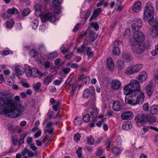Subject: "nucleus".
<instances>
[{
  "label": "nucleus",
  "mask_w": 158,
  "mask_h": 158,
  "mask_svg": "<svg viewBox=\"0 0 158 158\" xmlns=\"http://www.w3.org/2000/svg\"><path fill=\"white\" fill-rule=\"evenodd\" d=\"M14 100L11 97H7V94L4 92L0 93V107L2 109V112L5 114L14 113V117L21 116L24 110V108L21 105L17 106L15 101H19L20 97L15 96Z\"/></svg>",
  "instance_id": "nucleus-1"
},
{
  "label": "nucleus",
  "mask_w": 158,
  "mask_h": 158,
  "mask_svg": "<svg viewBox=\"0 0 158 158\" xmlns=\"http://www.w3.org/2000/svg\"><path fill=\"white\" fill-rule=\"evenodd\" d=\"M154 8L153 4L150 2L146 4L143 12V19L152 25L155 31V37L158 36V22L154 18Z\"/></svg>",
  "instance_id": "nucleus-2"
},
{
  "label": "nucleus",
  "mask_w": 158,
  "mask_h": 158,
  "mask_svg": "<svg viewBox=\"0 0 158 158\" xmlns=\"http://www.w3.org/2000/svg\"><path fill=\"white\" fill-rule=\"evenodd\" d=\"M145 38V35L143 33L139 31H135L134 32L130 41L132 46H135L139 43H142L144 41Z\"/></svg>",
  "instance_id": "nucleus-3"
},
{
  "label": "nucleus",
  "mask_w": 158,
  "mask_h": 158,
  "mask_svg": "<svg viewBox=\"0 0 158 158\" xmlns=\"http://www.w3.org/2000/svg\"><path fill=\"white\" fill-rule=\"evenodd\" d=\"M145 95L143 92H141L140 94L137 96L136 100H131L128 98L125 99V102L127 103L132 105H135L137 104H141L144 101Z\"/></svg>",
  "instance_id": "nucleus-4"
},
{
  "label": "nucleus",
  "mask_w": 158,
  "mask_h": 158,
  "mask_svg": "<svg viewBox=\"0 0 158 158\" xmlns=\"http://www.w3.org/2000/svg\"><path fill=\"white\" fill-rule=\"evenodd\" d=\"M40 19L43 23H45L48 21L53 23L59 19L56 18L55 14L51 13H48L41 15Z\"/></svg>",
  "instance_id": "nucleus-5"
},
{
  "label": "nucleus",
  "mask_w": 158,
  "mask_h": 158,
  "mask_svg": "<svg viewBox=\"0 0 158 158\" xmlns=\"http://www.w3.org/2000/svg\"><path fill=\"white\" fill-rule=\"evenodd\" d=\"M130 84L131 85L133 90V93L136 95L140 94L141 92H143L141 90L140 85L139 82L136 80L131 81Z\"/></svg>",
  "instance_id": "nucleus-6"
},
{
  "label": "nucleus",
  "mask_w": 158,
  "mask_h": 158,
  "mask_svg": "<svg viewBox=\"0 0 158 158\" xmlns=\"http://www.w3.org/2000/svg\"><path fill=\"white\" fill-rule=\"evenodd\" d=\"M143 43L139 44L135 46H133L132 49L134 53L136 54L142 53L145 49V46Z\"/></svg>",
  "instance_id": "nucleus-7"
},
{
  "label": "nucleus",
  "mask_w": 158,
  "mask_h": 158,
  "mask_svg": "<svg viewBox=\"0 0 158 158\" xmlns=\"http://www.w3.org/2000/svg\"><path fill=\"white\" fill-rule=\"evenodd\" d=\"M122 43L118 40L114 41L113 44L112 53L115 56L118 55L120 53L119 46L122 45Z\"/></svg>",
  "instance_id": "nucleus-8"
},
{
  "label": "nucleus",
  "mask_w": 158,
  "mask_h": 158,
  "mask_svg": "<svg viewBox=\"0 0 158 158\" xmlns=\"http://www.w3.org/2000/svg\"><path fill=\"white\" fill-rule=\"evenodd\" d=\"M131 85L130 84L126 85L124 88L123 91L126 95H131V97L132 98L136 96L135 94L133 93V90L131 88Z\"/></svg>",
  "instance_id": "nucleus-9"
},
{
  "label": "nucleus",
  "mask_w": 158,
  "mask_h": 158,
  "mask_svg": "<svg viewBox=\"0 0 158 158\" xmlns=\"http://www.w3.org/2000/svg\"><path fill=\"white\" fill-rule=\"evenodd\" d=\"M155 89V86L152 81H151L145 87V90L147 95L151 97L153 94Z\"/></svg>",
  "instance_id": "nucleus-10"
},
{
  "label": "nucleus",
  "mask_w": 158,
  "mask_h": 158,
  "mask_svg": "<svg viewBox=\"0 0 158 158\" xmlns=\"http://www.w3.org/2000/svg\"><path fill=\"white\" fill-rule=\"evenodd\" d=\"M145 114H138L135 118L136 125L137 126L142 125L143 124L145 123Z\"/></svg>",
  "instance_id": "nucleus-11"
},
{
  "label": "nucleus",
  "mask_w": 158,
  "mask_h": 158,
  "mask_svg": "<svg viewBox=\"0 0 158 158\" xmlns=\"http://www.w3.org/2000/svg\"><path fill=\"white\" fill-rule=\"evenodd\" d=\"M95 93V89L93 87H91L90 89H85L84 90L83 93V97L85 99L89 98L90 95L92 96L94 95Z\"/></svg>",
  "instance_id": "nucleus-12"
},
{
  "label": "nucleus",
  "mask_w": 158,
  "mask_h": 158,
  "mask_svg": "<svg viewBox=\"0 0 158 158\" xmlns=\"http://www.w3.org/2000/svg\"><path fill=\"white\" fill-rule=\"evenodd\" d=\"M134 114L131 111H127L123 113L121 115V118L123 120H130L132 119Z\"/></svg>",
  "instance_id": "nucleus-13"
},
{
  "label": "nucleus",
  "mask_w": 158,
  "mask_h": 158,
  "mask_svg": "<svg viewBox=\"0 0 158 158\" xmlns=\"http://www.w3.org/2000/svg\"><path fill=\"white\" fill-rule=\"evenodd\" d=\"M121 82L118 80L112 81L111 88L114 90L118 89L121 86Z\"/></svg>",
  "instance_id": "nucleus-14"
},
{
  "label": "nucleus",
  "mask_w": 158,
  "mask_h": 158,
  "mask_svg": "<svg viewBox=\"0 0 158 158\" xmlns=\"http://www.w3.org/2000/svg\"><path fill=\"white\" fill-rule=\"evenodd\" d=\"M95 99V95H93L90 97V99L89 101L86 103V105L88 108H90V109H91L94 107Z\"/></svg>",
  "instance_id": "nucleus-15"
},
{
  "label": "nucleus",
  "mask_w": 158,
  "mask_h": 158,
  "mask_svg": "<svg viewBox=\"0 0 158 158\" xmlns=\"http://www.w3.org/2000/svg\"><path fill=\"white\" fill-rule=\"evenodd\" d=\"M145 121L146 122H148L152 123H154L156 120L155 117L149 114H145Z\"/></svg>",
  "instance_id": "nucleus-16"
},
{
  "label": "nucleus",
  "mask_w": 158,
  "mask_h": 158,
  "mask_svg": "<svg viewBox=\"0 0 158 158\" xmlns=\"http://www.w3.org/2000/svg\"><path fill=\"white\" fill-rule=\"evenodd\" d=\"M54 76L55 74L52 73L49 74L44 79L43 81L44 84L46 85H48L52 82L53 79L52 78Z\"/></svg>",
  "instance_id": "nucleus-17"
},
{
  "label": "nucleus",
  "mask_w": 158,
  "mask_h": 158,
  "mask_svg": "<svg viewBox=\"0 0 158 158\" xmlns=\"http://www.w3.org/2000/svg\"><path fill=\"white\" fill-rule=\"evenodd\" d=\"M141 2L139 1L136 2L133 5L132 10L135 12H137L141 9Z\"/></svg>",
  "instance_id": "nucleus-18"
},
{
  "label": "nucleus",
  "mask_w": 158,
  "mask_h": 158,
  "mask_svg": "<svg viewBox=\"0 0 158 158\" xmlns=\"http://www.w3.org/2000/svg\"><path fill=\"white\" fill-rule=\"evenodd\" d=\"M150 113L153 115L158 114V105H154L150 107Z\"/></svg>",
  "instance_id": "nucleus-19"
},
{
  "label": "nucleus",
  "mask_w": 158,
  "mask_h": 158,
  "mask_svg": "<svg viewBox=\"0 0 158 158\" xmlns=\"http://www.w3.org/2000/svg\"><path fill=\"white\" fill-rule=\"evenodd\" d=\"M107 64L109 69L110 70H112L114 69V64L113 59L110 57L107 60Z\"/></svg>",
  "instance_id": "nucleus-20"
},
{
  "label": "nucleus",
  "mask_w": 158,
  "mask_h": 158,
  "mask_svg": "<svg viewBox=\"0 0 158 158\" xmlns=\"http://www.w3.org/2000/svg\"><path fill=\"white\" fill-rule=\"evenodd\" d=\"M147 78V74L144 71L141 72L139 75V80L141 82L145 81Z\"/></svg>",
  "instance_id": "nucleus-21"
},
{
  "label": "nucleus",
  "mask_w": 158,
  "mask_h": 158,
  "mask_svg": "<svg viewBox=\"0 0 158 158\" xmlns=\"http://www.w3.org/2000/svg\"><path fill=\"white\" fill-rule=\"evenodd\" d=\"M122 57L127 62L131 61L132 58L131 55L129 53L126 52L123 53Z\"/></svg>",
  "instance_id": "nucleus-22"
},
{
  "label": "nucleus",
  "mask_w": 158,
  "mask_h": 158,
  "mask_svg": "<svg viewBox=\"0 0 158 158\" xmlns=\"http://www.w3.org/2000/svg\"><path fill=\"white\" fill-rule=\"evenodd\" d=\"M113 109L116 111H118L121 109L120 103L119 102L116 101L113 102Z\"/></svg>",
  "instance_id": "nucleus-23"
},
{
  "label": "nucleus",
  "mask_w": 158,
  "mask_h": 158,
  "mask_svg": "<svg viewBox=\"0 0 158 158\" xmlns=\"http://www.w3.org/2000/svg\"><path fill=\"white\" fill-rule=\"evenodd\" d=\"M90 112V114L92 115L93 118H97V115L98 114V110L97 109L95 108H92L90 109L89 111Z\"/></svg>",
  "instance_id": "nucleus-24"
},
{
  "label": "nucleus",
  "mask_w": 158,
  "mask_h": 158,
  "mask_svg": "<svg viewBox=\"0 0 158 158\" xmlns=\"http://www.w3.org/2000/svg\"><path fill=\"white\" fill-rule=\"evenodd\" d=\"M132 127V124L129 122L124 123L122 125V127L123 129L126 130H128L131 129Z\"/></svg>",
  "instance_id": "nucleus-25"
},
{
  "label": "nucleus",
  "mask_w": 158,
  "mask_h": 158,
  "mask_svg": "<svg viewBox=\"0 0 158 158\" xmlns=\"http://www.w3.org/2000/svg\"><path fill=\"white\" fill-rule=\"evenodd\" d=\"M23 68L19 65H17L16 66L15 68V70L18 74L19 75H23L24 73Z\"/></svg>",
  "instance_id": "nucleus-26"
},
{
  "label": "nucleus",
  "mask_w": 158,
  "mask_h": 158,
  "mask_svg": "<svg viewBox=\"0 0 158 158\" xmlns=\"http://www.w3.org/2000/svg\"><path fill=\"white\" fill-rule=\"evenodd\" d=\"M122 152L120 148L117 146L115 147L112 149V153L115 156L120 155Z\"/></svg>",
  "instance_id": "nucleus-27"
},
{
  "label": "nucleus",
  "mask_w": 158,
  "mask_h": 158,
  "mask_svg": "<svg viewBox=\"0 0 158 158\" xmlns=\"http://www.w3.org/2000/svg\"><path fill=\"white\" fill-rule=\"evenodd\" d=\"M117 67L119 70L120 71L124 69L125 66V64L123 61L118 60L117 62Z\"/></svg>",
  "instance_id": "nucleus-28"
},
{
  "label": "nucleus",
  "mask_w": 158,
  "mask_h": 158,
  "mask_svg": "<svg viewBox=\"0 0 158 158\" xmlns=\"http://www.w3.org/2000/svg\"><path fill=\"white\" fill-rule=\"evenodd\" d=\"M125 73L127 74H130L135 73V71L133 66H131L126 69Z\"/></svg>",
  "instance_id": "nucleus-29"
},
{
  "label": "nucleus",
  "mask_w": 158,
  "mask_h": 158,
  "mask_svg": "<svg viewBox=\"0 0 158 158\" xmlns=\"http://www.w3.org/2000/svg\"><path fill=\"white\" fill-rule=\"evenodd\" d=\"M31 76L35 77H38L40 74V72L37 68H34L31 69Z\"/></svg>",
  "instance_id": "nucleus-30"
},
{
  "label": "nucleus",
  "mask_w": 158,
  "mask_h": 158,
  "mask_svg": "<svg viewBox=\"0 0 158 158\" xmlns=\"http://www.w3.org/2000/svg\"><path fill=\"white\" fill-rule=\"evenodd\" d=\"M24 71L26 75L28 77H30L31 76L32 72L31 69L30 68V67L27 66L24 69Z\"/></svg>",
  "instance_id": "nucleus-31"
},
{
  "label": "nucleus",
  "mask_w": 158,
  "mask_h": 158,
  "mask_svg": "<svg viewBox=\"0 0 158 158\" xmlns=\"http://www.w3.org/2000/svg\"><path fill=\"white\" fill-rule=\"evenodd\" d=\"M86 54L88 58H92L93 56L94 53L92 51V48L90 47H88L86 50Z\"/></svg>",
  "instance_id": "nucleus-32"
},
{
  "label": "nucleus",
  "mask_w": 158,
  "mask_h": 158,
  "mask_svg": "<svg viewBox=\"0 0 158 158\" xmlns=\"http://www.w3.org/2000/svg\"><path fill=\"white\" fill-rule=\"evenodd\" d=\"M86 142L88 144L92 145L94 144L95 142L94 139L92 135L88 136L87 137Z\"/></svg>",
  "instance_id": "nucleus-33"
},
{
  "label": "nucleus",
  "mask_w": 158,
  "mask_h": 158,
  "mask_svg": "<svg viewBox=\"0 0 158 158\" xmlns=\"http://www.w3.org/2000/svg\"><path fill=\"white\" fill-rule=\"evenodd\" d=\"M98 35L93 31H90L89 33V38L92 42H93L97 38Z\"/></svg>",
  "instance_id": "nucleus-34"
},
{
  "label": "nucleus",
  "mask_w": 158,
  "mask_h": 158,
  "mask_svg": "<svg viewBox=\"0 0 158 158\" xmlns=\"http://www.w3.org/2000/svg\"><path fill=\"white\" fill-rule=\"evenodd\" d=\"M7 13L9 14H16L19 13L18 10L15 7H13L12 8H10L7 11Z\"/></svg>",
  "instance_id": "nucleus-35"
},
{
  "label": "nucleus",
  "mask_w": 158,
  "mask_h": 158,
  "mask_svg": "<svg viewBox=\"0 0 158 158\" xmlns=\"http://www.w3.org/2000/svg\"><path fill=\"white\" fill-rule=\"evenodd\" d=\"M102 11V10L101 8H98L94 11L92 17H94V19H96L98 14L101 12Z\"/></svg>",
  "instance_id": "nucleus-36"
},
{
  "label": "nucleus",
  "mask_w": 158,
  "mask_h": 158,
  "mask_svg": "<svg viewBox=\"0 0 158 158\" xmlns=\"http://www.w3.org/2000/svg\"><path fill=\"white\" fill-rule=\"evenodd\" d=\"M15 22L14 20H10L6 21V25L7 28L11 29L12 28Z\"/></svg>",
  "instance_id": "nucleus-37"
},
{
  "label": "nucleus",
  "mask_w": 158,
  "mask_h": 158,
  "mask_svg": "<svg viewBox=\"0 0 158 158\" xmlns=\"http://www.w3.org/2000/svg\"><path fill=\"white\" fill-rule=\"evenodd\" d=\"M27 135V134L26 133H24L21 135V137L19 141V147H20L22 143H24V139Z\"/></svg>",
  "instance_id": "nucleus-38"
},
{
  "label": "nucleus",
  "mask_w": 158,
  "mask_h": 158,
  "mask_svg": "<svg viewBox=\"0 0 158 158\" xmlns=\"http://www.w3.org/2000/svg\"><path fill=\"white\" fill-rule=\"evenodd\" d=\"M39 25V21L37 19L34 20L31 22V25L32 28L36 29L37 28Z\"/></svg>",
  "instance_id": "nucleus-39"
},
{
  "label": "nucleus",
  "mask_w": 158,
  "mask_h": 158,
  "mask_svg": "<svg viewBox=\"0 0 158 158\" xmlns=\"http://www.w3.org/2000/svg\"><path fill=\"white\" fill-rule=\"evenodd\" d=\"M35 9L36 12H38V15H40L41 13V6L39 4H36L35 6Z\"/></svg>",
  "instance_id": "nucleus-40"
},
{
  "label": "nucleus",
  "mask_w": 158,
  "mask_h": 158,
  "mask_svg": "<svg viewBox=\"0 0 158 158\" xmlns=\"http://www.w3.org/2000/svg\"><path fill=\"white\" fill-rule=\"evenodd\" d=\"M133 23H135L136 26L138 25V27L139 29H141L143 23L142 20L140 19H138L134 21Z\"/></svg>",
  "instance_id": "nucleus-41"
},
{
  "label": "nucleus",
  "mask_w": 158,
  "mask_h": 158,
  "mask_svg": "<svg viewBox=\"0 0 158 158\" xmlns=\"http://www.w3.org/2000/svg\"><path fill=\"white\" fill-rule=\"evenodd\" d=\"M58 54L56 52H53L49 54L48 55V58L49 60L56 58L58 56Z\"/></svg>",
  "instance_id": "nucleus-42"
},
{
  "label": "nucleus",
  "mask_w": 158,
  "mask_h": 158,
  "mask_svg": "<svg viewBox=\"0 0 158 158\" xmlns=\"http://www.w3.org/2000/svg\"><path fill=\"white\" fill-rule=\"evenodd\" d=\"M76 153L78 156L77 158H83V156L82 155V148L80 147L77 151Z\"/></svg>",
  "instance_id": "nucleus-43"
},
{
  "label": "nucleus",
  "mask_w": 158,
  "mask_h": 158,
  "mask_svg": "<svg viewBox=\"0 0 158 158\" xmlns=\"http://www.w3.org/2000/svg\"><path fill=\"white\" fill-rule=\"evenodd\" d=\"M83 120L84 122L88 123L90 120V116L89 114H85L83 117Z\"/></svg>",
  "instance_id": "nucleus-44"
},
{
  "label": "nucleus",
  "mask_w": 158,
  "mask_h": 158,
  "mask_svg": "<svg viewBox=\"0 0 158 158\" xmlns=\"http://www.w3.org/2000/svg\"><path fill=\"white\" fill-rule=\"evenodd\" d=\"M29 54L31 57L34 58L36 56H38V52L37 51L34 49H32L30 51Z\"/></svg>",
  "instance_id": "nucleus-45"
},
{
  "label": "nucleus",
  "mask_w": 158,
  "mask_h": 158,
  "mask_svg": "<svg viewBox=\"0 0 158 158\" xmlns=\"http://www.w3.org/2000/svg\"><path fill=\"white\" fill-rule=\"evenodd\" d=\"M90 24V26L92 27H94L96 31H98L99 29V25L97 23L91 22Z\"/></svg>",
  "instance_id": "nucleus-46"
},
{
  "label": "nucleus",
  "mask_w": 158,
  "mask_h": 158,
  "mask_svg": "<svg viewBox=\"0 0 158 158\" xmlns=\"http://www.w3.org/2000/svg\"><path fill=\"white\" fill-rule=\"evenodd\" d=\"M54 12L56 14H60L62 13L60 6H55L54 8Z\"/></svg>",
  "instance_id": "nucleus-47"
},
{
  "label": "nucleus",
  "mask_w": 158,
  "mask_h": 158,
  "mask_svg": "<svg viewBox=\"0 0 158 158\" xmlns=\"http://www.w3.org/2000/svg\"><path fill=\"white\" fill-rule=\"evenodd\" d=\"M133 66L135 70V73L137 72L143 67L142 65L141 64H136Z\"/></svg>",
  "instance_id": "nucleus-48"
},
{
  "label": "nucleus",
  "mask_w": 158,
  "mask_h": 158,
  "mask_svg": "<svg viewBox=\"0 0 158 158\" xmlns=\"http://www.w3.org/2000/svg\"><path fill=\"white\" fill-rule=\"evenodd\" d=\"M103 152V148L99 147L97 148V150L96 152V155L98 156H101L102 155Z\"/></svg>",
  "instance_id": "nucleus-49"
},
{
  "label": "nucleus",
  "mask_w": 158,
  "mask_h": 158,
  "mask_svg": "<svg viewBox=\"0 0 158 158\" xmlns=\"http://www.w3.org/2000/svg\"><path fill=\"white\" fill-rule=\"evenodd\" d=\"M138 25L136 26V23H133L131 25L132 29V30L135 32V31H139L140 29H139L138 27Z\"/></svg>",
  "instance_id": "nucleus-50"
},
{
  "label": "nucleus",
  "mask_w": 158,
  "mask_h": 158,
  "mask_svg": "<svg viewBox=\"0 0 158 158\" xmlns=\"http://www.w3.org/2000/svg\"><path fill=\"white\" fill-rule=\"evenodd\" d=\"M81 137V135L80 133H77L74 135V140L75 141L78 142L80 140Z\"/></svg>",
  "instance_id": "nucleus-51"
},
{
  "label": "nucleus",
  "mask_w": 158,
  "mask_h": 158,
  "mask_svg": "<svg viewBox=\"0 0 158 158\" xmlns=\"http://www.w3.org/2000/svg\"><path fill=\"white\" fill-rule=\"evenodd\" d=\"M30 10L29 8H26L23 10L22 12V15L23 16H26L29 14Z\"/></svg>",
  "instance_id": "nucleus-52"
},
{
  "label": "nucleus",
  "mask_w": 158,
  "mask_h": 158,
  "mask_svg": "<svg viewBox=\"0 0 158 158\" xmlns=\"http://www.w3.org/2000/svg\"><path fill=\"white\" fill-rule=\"evenodd\" d=\"M76 89L77 87L75 85V84H73L72 85V91L71 93V95L72 97H73V96L74 94L76 91Z\"/></svg>",
  "instance_id": "nucleus-53"
},
{
  "label": "nucleus",
  "mask_w": 158,
  "mask_h": 158,
  "mask_svg": "<svg viewBox=\"0 0 158 158\" xmlns=\"http://www.w3.org/2000/svg\"><path fill=\"white\" fill-rule=\"evenodd\" d=\"M96 118H93L92 120L89 123V125L90 127H93L95 126L94 123H95V122L96 121Z\"/></svg>",
  "instance_id": "nucleus-54"
},
{
  "label": "nucleus",
  "mask_w": 158,
  "mask_h": 158,
  "mask_svg": "<svg viewBox=\"0 0 158 158\" xmlns=\"http://www.w3.org/2000/svg\"><path fill=\"white\" fill-rule=\"evenodd\" d=\"M63 80V79L62 78H60L59 80H55L53 81V83L54 85H59L61 83Z\"/></svg>",
  "instance_id": "nucleus-55"
},
{
  "label": "nucleus",
  "mask_w": 158,
  "mask_h": 158,
  "mask_svg": "<svg viewBox=\"0 0 158 158\" xmlns=\"http://www.w3.org/2000/svg\"><path fill=\"white\" fill-rule=\"evenodd\" d=\"M155 49L154 50L152 51L151 54L153 56H156L158 54V46L157 45H156Z\"/></svg>",
  "instance_id": "nucleus-56"
},
{
  "label": "nucleus",
  "mask_w": 158,
  "mask_h": 158,
  "mask_svg": "<svg viewBox=\"0 0 158 158\" xmlns=\"http://www.w3.org/2000/svg\"><path fill=\"white\" fill-rule=\"evenodd\" d=\"M8 129L10 131H11V132H13L14 131L15 129L13 125L12 124H8L7 125Z\"/></svg>",
  "instance_id": "nucleus-57"
},
{
  "label": "nucleus",
  "mask_w": 158,
  "mask_h": 158,
  "mask_svg": "<svg viewBox=\"0 0 158 158\" xmlns=\"http://www.w3.org/2000/svg\"><path fill=\"white\" fill-rule=\"evenodd\" d=\"M90 81V78L89 76H86L84 77V78L83 81L85 84H87L89 83Z\"/></svg>",
  "instance_id": "nucleus-58"
},
{
  "label": "nucleus",
  "mask_w": 158,
  "mask_h": 158,
  "mask_svg": "<svg viewBox=\"0 0 158 158\" xmlns=\"http://www.w3.org/2000/svg\"><path fill=\"white\" fill-rule=\"evenodd\" d=\"M78 118V117H77L74 119V123L76 126H78L79 125H80L81 124L82 121L81 120H79L77 122L76 121V120H77Z\"/></svg>",
  "instance_id": "nucleus-59"
},
{
  "label": "nucleus",
  "mask_w": 158,
  "mask_h": 158,
  "mask_svg": "<svg viewBox=\"0 0 158 158\" xmlns=\"http://www.w3.org/2000/svg\"><path fill=\"white\" fill-rule=\"evenodd\" d=\"M131 35V31L129 29H127L125 30V34H124V37L127 36L129 37Z\"/></svg>",
  "instance_id": "nucleus-60"
},
{
  "label": "nucleus",
  "mask_w": 158,
  "mask_h": 158,
  "mask_svg": "<svg viewBox=\"0 0 158 158\" xmlns=\"http://www.w3.org/2000/svg\"><path fill=\"white\" fill-rule=\"evenodd\" d=\"M54 114V113L52 111H49L47 115L48 117L49 118V120L52 118Z\"/></svg>",
  "instance_id": "nucleus-61"
},
{
  "label": "nucleus",
  "mask_w": 158,
  "mask_h": 158,
  "mask_svg": "<svg viewBox=\"0 0 158 158\" xmlns=\"http://www.w3.org/2000/svg\"><path fill=\"white\" fill-rule=\"evenodd\" d=\"M111 141L109 140L108 139V141L107 142V143L106 144V145H107L106 148V150L107 151H108L110 150V145L111 144Z\"/></svg>",
  "instance_id": "nucleus-62"
},
{
  "label": "nucleus",
  "mask_w": 158,
  "mask_h": 158,
  "mask_svg": "<svg viewBox=\"0 0 158 158\" xmlns=\"http://www.w3.org/2000/svg\"><path fill=\"white\" fill-rule=\"evenodd\" d=\"M41 83L40 82H38L35 86L34 87L35 91H37L41 87Z\"/></svg>",
  "instance_id": "nucleus-63"
},
{
  "label": "nucleus",
  "mask_w": 158,
  "mask_h": 158,
  "mask_svg": "<svg viewBox=\"0 0 158 158\" xmlns=\"http://www.w3.org/2000/svg\"><path fill=\"white\" fill-rule=\"evenodd\" d=\"M143 110L145 111H148L149 110V107L148 103H146L144 104L143 106Z\"/></svg>",
  "instance_id": "nucleus-64"
}]
</instances>
